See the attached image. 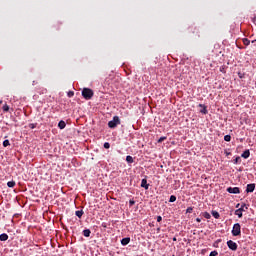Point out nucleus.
I'll return each instance as SVG.
<instances>
[{"mask_svg":"<svg viewBox=\"0 0 256 256\" xmlns=\"http://www.w3.org/2000/svg\"><path fill=\"white\" fill-rule=\"evenodd\" d=\"M58 127H59V129H65V127H67V124L65 123V121L61 120L58 123Z\"/></svg>","mask_w":256,"mask_h":256,"instance_id":"obj_12","label":"nucleus"},{"mask_svg":"<svg viewBox=\"0 0 256 256\" xmlns=\"http://www.w3.org/2000/svg\"><path fill=\"white\" fill-rule=\"evenodd\" d=\"M232 235L233 237H239V235H241V224L239 223L234 224L232 228Z\"/></svg>","mask_w":256,"mask_h":256,"instance_id":"obj_4","label":"nucleus"},{"mask_svg":"<svg viewBox=\"0 0 256 256\" xmlns=\"http://www.w3.org/2000/svg\"><path fill=\"white\" fill-rule=\"evenodd\" d=\"M247 209H249V204H242V206L235 211V215L241 219V217H243V211H246Z\"/></svg>","mask_w":256,"mask_h":256,"instance_id":"obj_3","label":"nucleus"},{"mask_svg":"<svg viewBox=\"0 0 256 256\" xmlns=\"http://www.w3.org/2000/svg\"><path fill=\"white\" fill-rule=\"evenodd\" d=\"M167 140V137L165 136H162L158 139V143H163V141H166Z\"/></svg>","mask_w":256,"mask_h":256,"instance_id":"obj_26","label":"nucleus"},{"mask_svg":"<svg viewBox=\"0 0 256 256\" xmlns=\"http://www.w3.org/2000/svg\"><path fill=\"white\" fill-rule=\"evenodd\" d=\"M242 41H243V44L246 45V47L249 46V45H251V40L248 39V38H243Z\"/></svg>","mask_w":256,"mask_h":256,"instance_id":"obj_18","label":"nucleus"},{"mask_svg":"<svg viewBox=\"0 0 256 256\" xmlns=\"http://www.w3.org/2000/svg\"><path fill=\"white\" fill-rule=\"evenodd\" d=\"M33 85H35V81H33Z\"/></svg>","mask_w":256,"mask_h":256,"instance_id":"obj_41","label":"nucleus"},{"mask_svg":"<svg viewBox=\"0 0 256 256\" xmlns=\"http://www.w3.org/2000/svg\"><path fill=\"white\" fill-rule=\"evenodd\" d=\"M83 210H77L76 212H75V215H76V217H78L79 219H81V217H83Z\"/></svg>","mask_w":256,"mask_h":256,"instance_id":"obj_16","label":"nucleus"},{"mask_svg":"<svg viewBox=\"0 0 256 256\" xmlns=\"http://www.w3.org/2000/svg\"><path fill=\"white\" fill-rule=\"evenodd\" d=\"M226 155H231V153L230 152H226Z\"/></svg>","mask_w":256,"mask_h":256,"instance_id":"obj_37","label":"nucleus"},{"mask_svg":"<svg viewBox=\"0 0 256 256\" xmlns=\"http://www.w3.org/2000/svg\"><path fill=\"white\" fill-rule=\"evenodd\" d=\"M9 145H11V143L9 142V140H4V141H3V147H9Z\"/></svg>","mask_w":256,"mask_h":256,"instance_id":"obj_25","label":"nucleus"},{"mask_svg":"<svg viewBox=\"0 0 256 256\" xmlns=\"http://www.w3.org/2000/svg\"><path fill=\"white\" fill-rule=\"evenodd\" d=\"M224 141H227V142L231 141V135H225Z\"/></svg>","mask_w":256,"mask_h":256,"instance_id":"obj_27","label":"nucleus"},{"mask_svg":"<svg viewBox=\"0 0 256 256\" xmlns=\"http://www.w3.org/2000/svg\"><path fill=\"white\" fill-rule=\"evenodd\" d=\"M252 44L254 45V47H256V40H253Z\"/></svg>","mask_w":256,"mask_h":256,"instance_id":"obj_36","label":"nucleus"},{"mask_svg":"<svg viewBox=\"0 0 256 256\" xmlns=\"http://www.w3.org/2000/svg\"><path fill=\"white\" fill-rule=\"evenodd\" d=\"M93 91L91 90V88H84L82 90V97H84V99H86V101H89V99L93 98Z\"/></svg>","mask_w":256,"mask_h":256,"instance_id":"obj_1","label":"nucleus"},{"mask_svg":"<svg viewBox=\"0 0 256 256\" xmlns=\"http://www.w3.org/2000/svg\"><path fill=\"white\" fill-rule=\"evenodd\" d=\"M15 185H16V183H15V181H13V180L7 182V187L13 188V187H15Z\"/></svg>","mask_w":256,"mask_h":256,"instance_id":"obj_20","label":"nucleus"},{"mask_svg":"<svg viewBox=\"0 0 256 256\" xmlns=\"http://www.w3.org/2000/svg\"><path fill=\"white\" fill-rule=\"evenodd\" d=\"M126 161H127V163H134V159H133V157L132 156H126Z\"/></svg>","mask_w":256,"mask_h":256,"instance_id":"obj_21","label":"nucleus"},{"mask_svg":"<svg viewBox=\"0 0 256 256\" xmlns=\"http://www.w3.org/2000/svg\"><path fill=\"white\" fill-rule=\"evenodd\" d=\"M234 165H239L241 164V157L237 156L234 160H233Z\"/></svg>","mask_w":256,"mask_h":256,"instance_id":"obj_15","label":"nucleus"},{"mask_svg":"<svg viewBox=\"0 0 256 256\" xmlns=\"http://www.w3.org/2000/svg\"><path fill=\"white\" fill-rule=\"evenodd\" d=\"M74 95H75V92H73V91L68 92V97H73Z\"/></svg>","mask_w":256,"mask_h":256,"instance_id":"obj_32","label":"nucleus"},{"mask_svg":"<svg viewBox=\"0 0 256 256\" xmlns=\"http://www.w3.org/2000/svg\"><path fill=\"white\" fill-rule=\"evenodd\" d=\"M173 241H177V238H174Z\"/></svg>","mask_w":256,"mask_h":256,"instance_id":"obj_39","label":"nucleus"},{"mask_svg":"<svg viewBox=\"0 0 256 256\" xmlns=\"http://www.w3.org/2000/svg\"><path fill=\"white\" fill-rule=\"evenodd\" d=\"M117 125H121V119H119V116H114L113 119L108 122V127L110 129H115Z\"/></svg>","mask_w":256,"mask_h":256,"instance_id":"obj_2","label":"nucleus"},{"mask_svg":"<svg viewBox=\"0 0 256 256\" xmlns=\"http://www.w3.org/2000/svg\"><path fill=\"white\" fill-rule=\"evenodd\" d=\"M227 245H228L229 249H231V251H237L238 246L235 242H233V240L227 241Z\"/></svg>","mask_w":256,"mask_h":256,"instance_id":"obj_6","label":"nucleus"},{"mask_svg":"<svg viewBox=\"0 0 256 256\" xmlns=\"http://www.w3.org/2000/svg\"><path fill=\"white\" fill-rule=\"evenodd\" d=\"M141 187H143L144 189H149V184H147V179H142L141 181Z\"/></svg>","mask_w":256,"mask_h":256,"instance_id":"obj_11","label":"nucleus"},{"mask_svg":"<svg viewBox=\"0 0 256 256\" xmlns=\"http://www.w3.org/2000/svg\"><path fill=\"white\" fill-rule=\"evenodd\" d=\"M83 235H84V237H91V230L85 229V230L83 231Z\"/></svg>","mask_w":256,"mask_h":256,"instance_id":"obj_17","label":"nucleus"},{"mask_svg":"<svg viewBox=\"0 0 256 256\" xmlns=\"http://www.w3.org/2000/svg\"><path fill=\"white\" fill-rule=\"evenodd\" d=\"M162 221H163V217L157 216V222H158V223H161Z\"/></svg>","mask_w":256,"mask_h":256,"instance_id":"obj_33","label":"nucleus"},{"mask_svg":"<svg viewBox=\"0 0 256 256\" xmlns=\"http://www.w3.org/2000/svg\"><path fill=\"white\" fill-rule=\"evenodd\" d=\"M111 83V77H107L104 81V85H109Z\"/></svg>","mask_w":256,"mask_h":256,"instance_id":"obj_23","label":"nucleus"},{"mask_svg":"<svg viewBox=\"0 0 256 256\" xmlns=\"http://www.w3.org/2000/svg\"><path fill=\"white\" fill-rule=\"evenodd\" d=\"M212 217H213L214 219H219V217H221V215L219 214V212L213 210V211H212Z\"/></svg>","mask_w":256,"mask_h":256,"instance_id":"obj_13","label":"nucleus"},{"mask_svg":"<svg viewBox=\"0 0 256 256\" xmlns=\"http://www.w3.org/2000/svg\"><path fill=\"white\" fill-rule=\"evenodd\" d=\"M186 213H193V207H188L186 209Z\"/></svg>","mask_w":256,"mask_h":256,"instance_id":"obj_30","label":"nucleus"},{"mask_svg":"<svg viewBox=\"0 0 256 256\" xmlns=\"http://www.w3.org/2000/svg\"><path fill=\"white\" fill-rule=\"evenodd\" d=\"M4 113H7L9 111V105L5 104L3 107H2Z\"/></svg>","mask_w":256,"mask_h":256,"instance_id":"obj_24","label":"nucleus"},{"mask_svg":"<svg viewBox=\"0 0 256 256\" xmlns=\"http://www.w3.org/2000/svg\"><path fill=\"white\" fill-rule=\"evenodd\" d=\"M202 215L205 219H211V214H209V212H204Z\"/></svg>","mask_w":256,"mask_h":256,"instance_id":"obj_22","label":"nucleus"},{"mask_svg":"<svg viewBox=\"0 0 256 256\" xmlns=\"http://www.w3.org/2000/svg\"><path fill=\"white\" fill-rule=\"evenodd\" d=\"M129 243H131V238H129V237H126V238H123L122 240H121V245H129Z\"/></svg>","mask_w":256,"mask_h":256,"instance_id":"obj_10","label":"nucleus"},{"mask_svg":"<svg viewBox=\"0 0 256 256\" xmlns=\"http://www.w3.org/2000/svg\"><path fill=\"white\" fill-rule=\"evenodd\" d=\"M111 147V144L109 142L104 143V149H109Z\"/></svg>","mask_w":256,"mask_h":256,"instance_id":"obj_29","label":"nucleus"},{"mask_svg":"<svg viewBox=\"0 0 256 256\" xmlns=\"http://www.w3.org/2000/svg\"><path fill=\"white\" fill-rule=\"evenodd\" d=\"M218 255H219V252H217L216 250H214V251H212V252L210 253L209 256H218Z\"/></svg>","mask_w":256,"mask_h":256,"instance_id":"obj_28","label":"nucleus"},{"mask_svg":"<svg viewBox=\"0 0 256 256\" xmlns=\"http://www.w3.org/2000/svg\"><path fill=\"white\" fill-rule=\"evenodd\" d=\"M239 205H240V204H237V205H236V208H239Z\"/></svg>","mask_w":256,"mask_h":256,"instance_id":"obj_38","label":"nucleus"},{"mask_svg":"<svg viewBox=\"0 0 256 256\" xmlns=\"http://www.w3.org/2000/svg\"><path fill=\"white\" fill-rule=\"evenodd\" d=\"M241 157H242L243 159H249V157H251V151L245 150V151L241 154Z\"/></svg>","mask_w":256,"mask_h":256,"instance_id":"obj_9","label":"nucleus"},{"mask_svg":"<svg viewBox=\"0 0 256 256\" xmlns=\"http://www.w3.org/2000/svg\"><path fill=\"white\" fill-rule=\"evenodd\" d=\"M9 239V235L3 233L0 235V241H7Z\"/></svg>","mask_w":256,"mask_h":256,"instance_id":"obj_14","label":"nucleus"},{"mask_svg":"<svg viewBox=\"0 0 256 256\" xmlns=\"http://www.w3.org/2000/svg\"><path fill=\"white\" fill-rule=\"evenodd\" d=\"M175 201H177V196L171 195L169 199V203H175Z\"/></svg>","mask_w":256,"mask_h":256,"instance_id":"obj_19","label":"nucleus"},{"mask_svg":"<svg viewBox=\"0 0 256 256\" xmlns=\"http://www.w3.org/2000/svg\"><path fill=\"white\" fill-rule=\"evenodd\" d=\"M227 192L233 195H239V193H241V190L239 189V187H228Z\"/></svg>","mask_w":256,"mask_h":256,"instance_id":"obj_5","label":"nucleus"},{"mask_svg":"<svg viewBox=\"0 0 256 256\" xmlns=\"http://www.w3.org/2000/svg\"><path fill=\"white\" fill-rule=\"evenodd\" d=\"M197 223H201V218H196Z\"/></svg>","mask_w":256,"mask_h":256,"instance_id":"obj_35","label":"nucleus"},{"mask_svg":"<svg viewBox=\"0 0 256 256\" xmlns=\"http://www.w3.org/2000/svg\"><path fill=\"white\" fill-rule=\"evenodd\" d=\"M44 91H45V93H47V89H45Z\"/></svg>","mask_w":256,"mask_h":256,"instance_id":"obj_40","label":"nucleus"},{"mask_svg":"<svg viewBox=\"0 0 256 256\" xmlns=\"http://www.w3.org/2000/svg\"><path fill=\"white\" fill-rule=\"evenodd\" d=\"M30 129H35L37 127V124H29Z\"/></svg>","mask_w":256,"mask_h":256,"instance_id":"obj_34","label":"nucleus"},{"mask_svg":"<svg viewBox=\"0 0 256 256\" xmlns=\"http://www.w3.org/2000/svg\"><path fill=\"white\" fill-rule=\"evenodd\" d=\"M255 191V183L248 184L246 186V193H253Z\"/></svg>","mask_w":256,"mask_h":256,"instance_id":"obj_7","label":"nucleus"},{"mask_svg":"<svg viewBox=\"0 0 256 256\" xmlns=\"http://www.w3.org/2000/svg\"><path fill=\"white\" fill-rule=\"evenodd\" d=\"M133 205H135V200H133V199H132V200H129V206H130V207H133Z\"/></svg>","mask_w":256,"mask_h":256,"instance_id":"obj_31","label":"nucleus"},{"mask_svg":"<svg viewBox=\"0 0 256 256\" xmlns=\"http://www.w3.org/2000/svg\"><path fill=\"white\" fill-rule=\"evenodd\" d=\"M198 107H201L200 113H202V115H207V113H209L207 111V106H205L204 104H199Z\"/></svg>","mask_w":256,"mask_h":256,"instance_id":"obj_8","label":"nucleus"}]
</instances>
